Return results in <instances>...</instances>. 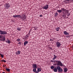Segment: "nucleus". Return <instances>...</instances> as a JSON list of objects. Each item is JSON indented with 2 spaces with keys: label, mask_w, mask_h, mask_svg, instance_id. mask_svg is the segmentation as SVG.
Returning <instances> with one entry per match:
<instances>
[{
  "label": "nucleus",
  "mask_w": 73,
  "mask_h": 73,
  "mask_svg": "<svg viewBox=\"0 0 73 73\" xmlns=\"http://www.w3.org/2000/svg\"><path fill=\"white\" fill-rule=\"evenodd\" d=\"M57 68L58 69V72L59 73H62L63 71V70L62 68H61L60 66H58L57 67Z\"/></svg>",
  "instance_id": "nucleus-1"
},
{
  "label": "nucleus",
  "mask_w": 73,
  "mask_h": 73,
  "mask_svg": "<svg viewBox=\"0 0 73 73\" xmlns=\"http://www.w3.org/2000/svg\"><path fill=\"white\" fill-rule=\"evenodd\" d=\"M56 63L57 64V65H60L61 66H63V65H64L62 64V63H61V62L60 61L56 60Z\"/></svg>",
  "instance_id": "nucleus-2"
},
{
  "label": "nucleus",
  "mask_w": 73,
  "mask_h": 73,
  "mask_svg": "<svg viewBox=\"0 0 73 73\" xmlns=\"http://www.w3.org/2000/svg\"><path fill=\"white\" fill-rule=\"evenodd\" d=\"M20 19H22L23 20H24L25 19H26V16L24 14H23L22 17H20Z\"/></svg>",
  "instance_id": "nucleus-3"
},
{
  "label": "nucleus",
  "mask_w": 73,
  "mask_h": 73,
  "mask_svg": "<svg viewBox=\"0 0 73 73\" xmlns=\"http://www.w3.org/2000/svg\"><path fill=\"white\" fill-rule=\"evenodd\" d=\"M5 7L6 9H8V8H9L10 7V5L8 3L6 4L5 5Z\"/></svg>",
  "instance_id": "nucleus-4"
},
{
  "label": "nucleus",
  "mask_w": 73,
  "mask_h": 73,
  "mask_svg": "<svg viewBox=\"0 0 73 73\" xmlns=\"http://www.w3.org/2000/svg\"><path fill=\"white\" fill-rule=\"evenodd\" d=\"M56 44L57 47H58V48H59V47L61 46V43H60L58 42H57Z\"/></svg>",
  "instance_id": "nucleus-5"
},
{
  "label": "nucleus",
  "mask_w": 73,
  "mask_h": 73,
  "mask_svg": "<svg viewBox=\"0 0 73 73\" xmlns=\"http://www.w3.org/2000/svg\"><path fill=\"white\" fill-rule=\"evenodd\" d=\"M0 34H1V35H6L7 32L5 31H2L1 33H0Z\"/></svg>",
  "instance_id": "nucleus-6"
},
{
  "label": "nucleus",
  "mask_w": 73,
  "mask_h": 73,
  "mask_svg": "<svg viewBox=\"0 0 73 73\" xmlns=\"http://www.w3.org/2000/svg\"><path fill=\"white\" fill-rule=\"evenodd\" d=\"M49 7V6H48V5H47L43 7V9H48V8Z\"/></svg>",
  "instance_id": "nucleus-7"
},
{
  "label": "nucleus",
  "mask_w": 73,
  "mask_h": 73,
  "mask_svg": "<svg viewBox=\"0 0 73 73\" xmlns=\"http://www.w3.org/2000/svg\"><path fill=\"white\" fill-rule=\"evenodd\" d=\"M33 68H37V65L35 64H34L33 65Z\"/></svg>",
  "instance_id": "nucleus-8"
},
{
  "label": "nucleus",
  "mask_w": 73,
  "mask_h": 73,
  "mask_svg": "<svg viewBox=\"0 0 73 73\" xmlns=\"http://www.w3.org/2000/svg\"><path fill=\"white\" fill-rule=\"evenodd\" d=\"M64 35H69V33H67L66 31H64Z\"/></svg>",
  "instance_id": "nucleus-9"
},
{
  "label": "nucleus",
  "mask_w": 73,
  "mask_h": 73,
  "mask_svg": "<svg viewBox=\"0 0 73 73\" xmlns=\"http://www.w3.org/2000/svg\"><path fill=\"white\" fill-rule=\"evenodd\" d=\"M57 70H58V69H57V68H56L53 69V70L55 72H57Z\"/></svg>",
  "instance_id": "nucleus-10"
},
{
  "label": "nucleus",
  "mask_w": 73,
  "mask_h": 73,
  "mask_svg": "<svg viewBox=\"0 0 73 73\" xmlns=\"http://www.w3.org/2000/svg\"><path fill=\"white\" fill-rule=\"evenodd\" d=\"M68 71V68H64V72H66Z\"/></svg>",
  "instance_id": "nucleus-11"
},
{
  "label": "nucleus",
  "mask_w": 73,
  "mask_h": 73,
  "mask_svg": "<svg viewBox=\"0 0 73 73\" xmlns=\"http://www.w3.org/2000/svg\"><path fill=\"white\" fill-rule=\"evenodd\" d=\"M54 57L53 58V60H54L57 58V56H56L55 55H54Z\"/></svg>",
  "instance_id": "nucleus-12"
},
{
  "label": "nucleus",
  "mask_w": 73,
  "mask_h": 73,
  "mask_svg": "<svg viewBox=\"0 0 73 73\" xmlns=\"http://www.w3.org/2000/svg\"><path fill=\"white\" fill-rule=\"evenodd\" d=\"M20 54V51H18L16 52L17 54Z\"/></svg>",
  "instance_id": "nucleus-13"
},
{
  "label": "nucleus",
  "mask_w": 73,
  "mask_h": 73,
  "mask_svg": "<svg viewBox=\"0 0 73 73\" xmlns=\"http://www.w3.org/2000/svg\"><path fill=\"white\" fill-rule=\"evenodd\" d=\"M41 68H38V70L37 72H41Z\"/></svg>",
  "instance_id": "nucleus-14"
},
{
  "label": "nucleus",
  "mask_w": 73,
  "mask_h": 73,
  "mask_svg": "<svg viewBox=\"0 0 73 73\" xmlns=\"http://www.w3.org/2000/svg\"><path fill=\"white\" fill-rule=\"evenodd\" d=\"M28 42L27 41H26L24 43V45L25 46L26 45V44H28Z\"/></svg>",
  "instance_id": "nucleus-15"
},
{
  "label": "nucleus",
  "mask_w": 73,
  "mask_h": 73,
  "mask_svg": "<svg viewBox=\"0 0 73 73\" xmlns=\"http://www.w3.org/2000/svg\"><path fill=\"white\" fill-rule=\"evenodd\" d=\"M6 42H7V43H11V41H10V40H9V39L7 40V41H5Z\"/></svg>",
  "instance_id": "nucleus-16"
},
{
  "label": "nucleus",
  "mask_w": 73,
  "mask_h": 73,
  "mask_svg": "<svg viewBox=\"0 0 73 73\" xmlns=\"http://www.w3.org/2000/svg\"><path fill=\"white\" fill-rule=\"evenodd\" d=\"M60 29V27H58L56 29V31H58Z\"/></svg>",
  "instance_id": "nucleus-17"
},
{
  "label": "nucleus",
  "mask_w": 73,
  "mask_h": 73,
  "mask_svg": "<svg viewBox=\"0 0 73 73\" xmlns=\"http://www.w3.org/2000/svg\"><path fill=\"white\" fill-rule=\"evenodd\" d=\"M57 12H58V13H61L62 12V10H58Z\"/></svg>",
  "instance_id": "nucleus-18"
},
{
  "label": "nucleus",
  "mask_w": 73,
  "mask_h": 73,
  "mask_svg": "<svg viewBox=\"0 0 73 73\" xmlns=\"http://www.w3.org/2000/svg\"><path fill=\"white\" fill-rule=\"evenodd\" d=\"M33 71L34 72H36V68L33 69Z\"/></svg>",
  "instance_id": "nucleus-19"
},
{
  "label": "nucleus",
  "mask_w": 73,
  "mask_h": 73,
  "mask_svg": "<svg viewBox=\"0 0 73 73\" xmlns=\"http://www.w3.org/2000/svg\"><path fill=\"white\" fill-rule=\"evenodd\" d=\"M56 61L55 60V61H53V60H50V62H53V63H54L55 62H56Z\"/></svg>",
  "instance_id": "nucleus-20"
},
{
  "label": "nucleus",
  "mask_w": 73,
  "mask_h": 73,
  "mask_svg": "<svg viewBox=\"0 0 73 73\" xmlns=\"http://www.w3.org/2000/svg\"><path fill=\"white\" fill-rule=\"evenodd\" d=\"M58 15V13H56L55 14V17L57 16Z\"/></svg>",
  "instance_id": "nucleus-21"
},
{
  "label": "nucleus",
  "mask_w": 73,
  "mask_h": 73,
  "mask_svg": "<svg viewBox=\"0 0 73 73\" xmlns=\"http://www.w3.org/2000/svg\"><path fill=\"white\" fill-rule=\"evenodd\" d=\"M6 70L7 71H8V72L10 71V69H9V68H6Z\"/></svg>",
  "instance_id": "nucleus-22"
},
{
  "label": "nucleus",
  "mask_w": 73,
  "mask_h": 73,
  "mask_svg": "<svg viewBox=\"0 0 73 73\" xmlns=\"http://www.w3.org/2000/svg\"><path fill=\"white\" fill-rule=\"evenodd\" d=\"M65 12L66 13H69V11H68L67 10L65 9Z\"/></svg>",
  "instance_id": "nucleus-23"
},
{
  "label": "nucleus",
  "mask_w": 73,
  "mask_h": 73,
  "mask_svg": "<svg viewBox=\"0 0 73 73\" xmlns=\"http://www.w3.org/2000/svg\"><path fill=\"white\" fill-rule=\"evenodd\" d=\"M13 17H17V15H15L13 16Z\"/></svg>",
  "instance_id": "nucleus-24"
},
{
  "label": "nucleus",
  "mask_w": 73,
  "mask_h": 73,
  "mask_svg": "<svg viewBox=\"0 0 73 73\" xmlns=\"http://www.w3.org/2000/svg\"><path fill=\"white\" fill-rule=\"evenodd\" d=\"M54 67L53 66H51V68L52 69H54Z\"/></svg>",
  "instance_id": "nucleus-25"
},
{
  "label": "nucleus",
  "mask_w": 73,
  "mask_h": 73,
  "mask_svg": "<svg viewBox=\"0 0 73 73\" xmlns=\"http://www.w3.org/2000/svg\"><path fill=\"white\" fill-rule=\"evenodd\" d=\"M61 10H62V11H63V12H64V11H65V9H64V8H63V9L62 8V9H61Z\"/></svg>",
  "instance_id": "nucleus-26"
},
{
  "label": "nucleus",
  "mask_w": 73,
  "mask_h": 73,
  "mask_svg": "<svg viewBox=\"0 0 73 73\" xmlns=\"http://www.w3.org/2000/svg\"><path fill=\"white\" fill-rule=\"evenodd\" d=\"M18 31H21V28H18L17 29Z\"/></svg>",
  "instance_id": "nucleus-27"
},
{
  "label": "nucleus",
  "mask_w": 73,
  "mask_h": 73,
  "mask_svg": "<svg viewBox=\"0 0 73 73\" xmlns=\"http://www.w3.org/2000/svg\"><path fill=\"white\" fill-rule=\"evenodd\" d=\"M70 14V13H67V16H69V15Z\"/></svg>",
  "instance_id": "nucleus-28"
},
{
  "label": "nucleus",
  "mask_w": 73,
  "mask_h": 73,
  "mask_svg": "<svg viewBox=\"0 0 73 73\" xmlns=\"http://www.w3.org/2000/svg\"><path fill=\"white\" fill-rule=\"evenodd\" d=\"M1 56V57L2 58H3V57H4V55H3V54H2Z\"/></svg>",
  "instance_id": "nucleus-29"
},
{
  "label": "nucleus",
  "mask_w": 73,
  "mask_h": 73,
  "mask_svg": "<svg viewBox=\"0 0 73 73\" xmlns=\"http://www.w3.org/2000/svg\"><path fill=\"white\" fill-rule=\"evenodd\" d=\"M20 39H18L17 40V41H20Z\"/></svg>",
  "instance_id": "nucleus-30"
},
{
  "label": "nucleus",
  "mask_w": 73,
  "mask_h": 73,
  "mask_svg": "<svg viewBox=\"0 0 73 73\" xmlns=\"http://www.w3.org/2000/svg\"><path fill=\"white\" fill-rule=\"evenodd\" d=\"M2 38V35H0V38Z\"/></svg>",
  "instance_id": "nucleus-31"
},
{
  "label": "nucleus",
  "mask_w": 73,
  "mask_h": 73,
  "mask_svg": "<svg viewBox=\"0 0 73 73\" xmlns=\"http://www.w3.org/2000/svg\"><path fill=\"white\" fill-rule=\"evenodd\" d=\"M21 17L20 16V15H17V17Z\"/></svg>",
  "instance_id": "nucleus-32"
},
{
  "label": "nucleus",
  "mask_w": 73,
  "mask_h": 73,
  "mask_svg": "<svg viewBox=\"0 0 73 73\" xmlns=\"http://www.w3.org/2000/svg\"><path fill=\"white\" fill-rule=\"evenodd\" d=\"M65 1H69L71 0H65Z\"/></svg>",
  "instance_id": "nucleus-33"
},
{
  "label": "nucleus",
  "mask_w": 73,
  "mask_h": 73,
  "mask_svg": "<svg viewBox=\"0 0 73 73\" xmlns=\"http://www.w3.org/2000/svg\"><path fill=\"white\" fill-rule=\"evenodd\" d=\"M5 40V37H4L3 38V41H4Z\"/></svg>",
  "instance_id": "nucleus-34"
},
{
  "label": "nucleus",
  "mask_w": 73,
  "mask_h": 73,
  "mask_svg": "<svg viewBox=\"0 0 73 73\" xmlns=\"http://www.w3.org/2000/svg\"><path fill=\"white\" fill-rule=\"evenodd\" d=\"M3 61L4 62H6V60H3Z\"/></svg>",
  "instance_id": "nucleus-35"
},
{
  "label": "nucleus",
  "mask_w": 73,
  "mask_h": 73,
  "mask_svg": "<svg viewBox=\"0 0 73 73\" xmlns=\"http://www.w3.org/2000/svg\"><path fill=\"white\" fill-rule=\"evenodd\" d=\"M40 17H42V15H40Z\"/></svg>",
  "instance_id": "nucleus-36"
},
{
  "label": "nucleus",
  "mask_w": 73,
  "mask_h": 73,
  "mask_svg": "<svg viewBox=\"0 0 73 73\" xmlns=\"http://www.w3.org/2000/svg\"><path fill=\"white\" fill-rule=\"evenodd\" d=\"M2 31H1L0 30V32L1 33Z\"/></svg>",
  "instance_id": "nucleus-37"
},
{
  "label": "nucleus",
  "mask_w": 73,
  "mask_h": 73,
  "mask_svg": "<svg viewBox=\"0 0 73 73\" xmlns=\"http://www.w3.org/2000/svg\"><path fill=\"white\" fill-rule=\"evenodd\" d=\"M21 44V42H19V44Z\"/></svg>",
  "instance_id": "nucleus-38"
},
{
  "label": "nucleus",
  "mask_w": 73,
  "mask_h": 73,
  "mask_svg": "<svg viewBox=\"0 0 73 73\" xmlns=\"http://www.w3.org/2000/svg\"><path fill=\"white\" fill-rule=\"evenodd\" d=\"M65 16V15H63V16L64 17Z\"/></svg>",
  "instance_id": "nucleus-39"
},
{
  "label": "nucleus",
  "mask_w": 73,
  "mask_h": 73,
  "mask_svg": "<svg viewBox=\"0 0 73 73\" xmlns=\"http://www.w3.org/2000/svg\"><path fill=\"white\" fill-rule=\"evenodd\" d=\"M0 54L1 55L2 54H1V53H0Z\"/></svg>",
  "instance_id": "nucleus-40"
},
{
  "label": "nucleus",
  "mask_w": 73,
  "mask_h": 73,
  "mask_svg": "<svg viewBox=\"0 0 73 73\" xmlns=\"http://www.w3.org/2000/svg\"><path fill=\"white\" fill-rule=\"evenodd\" d=\"M1 61H3V60H2Z\"/></svg>",
  "instance_id": "nucleus-41"
},
{
  "label": "nucleus",
  "mask_w": 73,
  "mask_h": 73,
  "mask_svg": "<svg viewBox=\"0 0 73 73\" xmlns=\"http://www.w3.org/2000/svg\"><path fill=\"white\" fill-rule=\"evenodd\" d=\"M35 30H36V29L35 28Z\"/></svg>",
  "instance_id": "nucleus-42"
}]
</instances>
